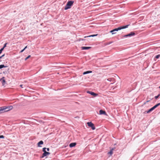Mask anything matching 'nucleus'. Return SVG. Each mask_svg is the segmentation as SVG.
<instances>
[{"label": "nucleus", "mask_w": 160, "mask_h": 160, "mask_svg": "<svg viewBox=\"0 0 160 160\" xmlns=\"http://www.w3.org/2000/svg\"><path fill=\"white\" fill-rule=\"evenodd\" d=\"M13 108L12 106H8L7 107H3L0 108L1 113H3L5 112H8Z\"/></svg>", "instance_id": "obj_1"}, {"label": "nucleus", "mask_w": 160, "mask_h": 160, "mask_svg": "<svg viewBox=\"0 0 160 160\" xmlns=\"http://www.w3.org/2000/svg\"><path fill=\"white\" fill-rule=\"evenodd\" d=\"M74 3V1H68L64 8L65 10H67L71 8L72 6Z\"/></svg>", "instance_id": "obj_2"}, {"label": "nucleus", "mask_w": 160, "mask_h": 160, "mask_svg": "<svg viewBox=\"0 0 160 160\" xmlns=\"http://www.w3.org/2000/svg\"><path fill=\"white\" fill-rule=\"evenodd\" d=\"M129 26V24L127 25L126 26L119 27L117 28H116L115 29H113V32H114L115 31H118V30L127 28Z\"/></svg>", "instance_id": "obj_3"}, {"label": "nucleus", "mask_w": 160, "mask_h": 160, "mask_svg": "<svg viewBox=\"0 0 160 160\" xmlns=\"http://www.w3.org/2000/svg\"><path fill=\"white\" fill-rule=\"evenodd\" d=\"M46 149V148H42V151L43 153L42 155V156L41 157V158H43L44 157L49 155L50 154V153L48 152H47Z\"/></svg>", "instance_id": "obj_4"}, {"label": "nucleus", "mask_w": 160, "mask_h": 160, "mask_svg": "<svg viewBox=\"0 0 160 160\" xmlns=\"http://www.w3.org/2000/svg\"><path fill=\"white\" fill-rule=\"evenodd\" d=\"M160 105V103H158L147 111V113H150Z\"/></svg>", "instance_id": "obj_5"}, {"label": "nucleus", "mask_w": 160, "mask_h": 160, "mask_svg": "<svg viewBox=\"0 0 160 160\" xmlns=\"http://www.w3.org/2000/svg\"><path fill=\"white\" fill-rule=\"evenodd\" d=\"M87 124L88 126L91 128L92 129L94 130L95 129V128L94 126V125L93 123H92L91 122H88L87 123Z\"/></svg>", "instance_id": "obj_6"}, {"label": "nucleus", "mask_w": 160, "mask_h": 160, "mask_svg": "<svg viewBox=\"0 0 160 160\" xmlns=\"http://www.w3.org/2000/svg\"><path fill=\"white\" fill-rule=\"evenodd\" d=\"M87 92L88 93H89L91 95L94 96V97H96L98 96V94L96 93H94L93 92L88 91H87Z\"/></svg>", "instance_id": "obj_7"}, {"label": "nucleus", "mask_w": 160, "mask_h": 160, "mask_svg": "<svg viewBox=\"0 0 160 160\" xmlns=\"http://www.w3.org/2000/svg\"><path fill=\"white\" fill-rule=\"evenodd\" d=\"M4 77H2L0 79V81H2V84L3 86L4 87L5 86V84L6 83V82L5 80L4 79Z\"/></svg>", "instance_id": "obj_8"}, {"label": "nucleus", "mask_w": 160, "mask_h": 160, "mask_svg": "<svg viewBox=\"0 0 160 160\" xmlns=\"http://www.w3.org/2000/svg\"><path fill=\"white\" fill-rule=\"evenodd\" d=\"M135 35V33L133 32H131L130 33L127 35H125L124 36V37H131L134 36Z\"/></svg>", "instance_id": "obj_9"}, {"label": "nucleus", "mask_w": 160, "mask_h": 160, "mask_svg": "<svg viewBox=\"0 0 160 160\" xmlns=\"http://www.w3.org/2000/svg\"><path fill=\"white\" fill-rule=\"evenodd\" d=\"M99 114H100V115L104 114L105 115H107V114L106 112L105 111H103L102 110H100L99 111Z\"/></svg>", "instance_id": "obj_10"}, {"label": "nucleus", "mask_w": 160, "mask_h": 160, "mask_svg": "<svg viewBox=\"0 0 160 160\" xmlns=\"http://www.w3.org/2000/svg\"><path fill=\"white\" fill-rule=\"evenodd\" d=\"M91 48V47H81V48L82 50H87Z\"/></svg>", "instance_id": "obj_11"}, {"label": "nucleus", "mask_w": 160, "mask_h": 160, "mask_svg": "<svg viewBox=\"0 0 160 160\" xmlns=\"http://www.w3.org/2000/svg\"><path fill=\"white\" fill-rule=\"evenodd\" d=\"M76 144L75 142L71 143L69 144V146L70 147L72 148L74 147L76 145Z\"/></svg>", "instance_id": "obj_12"}, {"label": "nucleus", "mask_w": 160, "mask_h": 160, "mask_svg": "<svg viewBox=\"0 0 160 160\" xmlns=\"http://www.w3.org/2000/svg\"><path fill=\"white\" fill-rule=\"evenodd\" d=\"M92 72V71H88L84 72L83 73V75H85V74H88V73H91Z\"/></svg>", "instance_id": "obj_13"}, {"label": "nucleus", "mask_w": 160, "mask_h": 160, "mask_svg": "<svg viewBox=\"0 0 160 160\" xmlns=\"http://www.w3.org/2000/svg\"><path fill=\"white\" fill-rule=\"evenodd\" d=\"M43 143V142L42 141H40L38 143V147H41V146H40V145H42Z\"/></svg>", "instance_id": "obj_14"}, {"label": "nucleus", "mask_w": 160, "mask_h": 160, "mask_svg": "<svg viewBox=\"0 0 160 160\" xmlns=\"http://www.w3.org/2000/svg\"><path fill=\"white\" fill-rule=\"evenodd\" d=\"M97 35H98V34H94V35H89L88 36H85L84 37V38H88V37H94V36H96Z\"/></svg>", "instance_id": "obj_15"}, {"label": "nucleus", "mask_w": 160, "mask_h": 160, "mask_svg": "<svg viewBox=\"0 0 160 160\" xmlns=\"http://www.w3.org/2000/svg\"><path fill=\"white\" fill-rule=\"evenodd\" d=\"M7 66H5L3 64H2L0 65V69L3 68L7 67Z\"/></svg>", "instance_id": "obj_16"}, {"label": "nucleus", "mask_w": 160, "mask_h": 160, "mask_svg": "<svg viewBox=\"0 0 160 160\" xmlns=\"http://www.w3.org/2000/svg\"><path fill=\"white\" fill-rule=\"evenodd\" d=\"M113 150V149H112L110 151L108 152V154H110L111 155L112 153H113V152H112V151Z\"/></svg>", "instance_id": "obj_17"}, {"label": "nucleus", "mask_w": 160, "mask_h": 160, "mask_svg": "<svg viewBox=\"0 0 160 160\" xmlns=\"http://www.w3.org/2000/svg\"><path fill=\"white\" fill-rule=\"evenodd\" d=\"M110 32L112 33V34H115L116 33V32H113V30H111Z\"/></svg>", "instance_id": "obj_18"}, {"label": "nucleus", "mask_w": 160, "mask_h": 160, "mask_svg": "<svg viewBox=\"0 0 160 160\" xmlns=\"http://www.w3.org/2000/svg\"><path fill=\"white\" fill-rule=\"evenodd\" d=\"M160 57V55L158 54L156 56L155 58L157 59L158 58Z\"/></svg>", "instance_id": "obj_19"}, {"label": "nucleus", "mask_w": 160, "mask_h": 160, "mask_svg": "<svg viewBox=\"0 0 160 160\" xmlns=\"http://www.w3.org/2000/svg\"><path fill=\"white\" fill-rule=\"evenodd\" d=\"M114 79V78H109L107 79V80L109 81H111L112 79Z\"/></svg>", "instance_id": "obj_20"}, {"label": "nucleus", "mask_w": 160, "mask_h": 160, "mask_svg": "<svg viewBox=\"0 0 160 160\" xmlns=\"http://www.w3.org/2000/svg\"><path fill=\"white\" fill-rule=\"evenodd\" d=\"M4 48H2L0 49V54L2 53V51L3 50Z\"/></svg>", "instance_id": "obj_21"}, {"label": "nucleus", "mask_w": 160, "mask_h": 160, "mask_svg": "<svg viewBox=\"0 0 160 160\" xmlns=\"http://www.w3.org/2000/svg\"><path fill=\"white\" fill-rule=\"evenodd\" d=\"M160 94H159L158 96H155V98L156 99H157L158 98V97L160 96Z\"/></svg>", "instance_id": "obj_22"}, {"label": "nucleus", "mask_w": 160, "mask_h": 160, "mask_svg": "<svg viewBox=\"0 0 160 160\" xmlns=\"http://www.w3.org/2000/svg\"><path fill=\"white\" fill-rule=\"evenodd\" d=\"M31 57V56L30 55H29L26 58H25V60H27V59H28V58H30Z\"/></svg>", "instance_id": "obj_23"}, {"label": "nucleus", "mask_w": 160, "mask_h": 160, "mask_svg": "<svg viewBox=\"0 0 160 160\" xmlns=\"http://www.w3.org/2000/svg\"><path fill=\"white\" fill-rule=\"evenodd\" d=\"M4 138V137L2 135H0V138Z\"/></svg>", "instance_id": "obj_24"}, {"label": "nucleus", "mask_w": 160, "mask_h": 160, "mask_svg": "<svg viewBox=\"0 0 160 160\" xmlns=\"http://www.w3.org/2000/svg\"><path fill=\"white\" fill-rule=\"evenodd\" d=\"M7 43H5L4 44V45L3 47V48H4L6 47V45H7Z\"/></svg>", "instance_id": "obj_25"}, {"label": "nucleus", "mask_w": 160, "mask_h": 160, "mask_svg": "<svg viewBox=\"0 0 160 160\" xmlns=\"http://www.w3.org/2000/svg\"><path fill=\"white\" fill-rule=\"evenodd\" d=\"M5 56V54H3V55H2L0 57V59H1L3 57H4Z\"/></svg>", "instance_id": "obj_26"}, {"label": "nucleus", "mask_w": 160, "mask_h": 160, "mask_svg": "<svg viewBox=\"0 0 160 160\" xmlns=\"http://www.w3.org/2000/svg\"><path fill=\"white\" fill-rule=\"evenodd\" d=\"M46 149L48 151H49V148H46Z\"/></svg>", "instance_id": "obj_27"}, {"label": "nucleus", "mask_w": 160, "mask_h": 160, "mask_svg": "<svg viewBox=\"0 0 160 160\" xmlns=\"http://www.w3.org/2000/svg\"><path fill=\"white\" fill-rule=\"evenodd\" d=\"M24 49H23L21 51H20V52H22L24 50Z\"/></svg>", "instance_id": "obj_28"}, {"label": "nucleus", "mask_w": 160, "mask_h": 160, "mask_svg": "<svg viewBox=\"0 0 160 160\" xmlns=\"http://www.w3.org/2000/svg\"><path fill=\"white\" fill-rule=\"evenodd\" d=\"M147 111H146L144 112V114L147 113H147Z\"/></svg>", "instance_id": "obj_29"}, {"label": "nucleus", "mask_w": 160, "mask_h": 160, "mask_svg": "<svg viewBox=\"0 0 160 160\" xmlns=\"http://www.w3.org/2000/svg\"><path fill=\"white\" fill-rule=\"evenodd\" d=\"M22 86L23 85H20V87H21L22 88H23V87H22Z\"/></svg>", "instance_id": "obj_30"}, {"label": "nucleus", "mask_w": 160, "mask_h": 160, "mask_svg": "<svg viewBox=\"0 0 160 160\" xmlns=\"http://www.w3.org/2000/svg\"><path fill=\"white\" fill-rule=\"evenodd\" d=\"M27 48V46H26V47H25L24 48V50H25V49L26 48Z\"/></svg>", "instance_id": "obj_31"}, {"label": "nucleus", "mask_w": 160, "mask_h": 160, "mask_svg": "<svg viewBox=\"0 0 160 160\" xmlns=\"http://www.w3.org/2000/svg\"><path fill=\"white\" fill-rule=\"evenodd\" d=\"M159 88L160 89V86L159 87Z\"/></svg>", "instance_id": "obj_32"}, {"label": "nucleus", "mask_w": 160, "mask_h": 160, "mask_svg": "<svg viewBox=\"0 0 160 160\" xmlns=\"http://www.w3.org/2000/svg\"><path fill=\"white\" fill-rule=\"evenodd\" d=\"M0 62H1V60H0Z\"/></svg>", "instance_id": "obj_33"}]
</instances>
